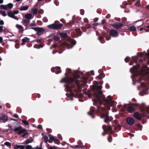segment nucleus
Listing matches in <instances>:
<instances>
[{"label":"nucleus","instance_id":"nucleus-62","mask_svg":"<svg viewBox=\"0 0 149 149\" xmlns=\"http://www.w3.org/2000/svg\"><path fill=\"white\" fill-rule=\"evenodd\" d=\"M59 140L58 139H56L54 138V139L53 140L54 141H58Z\"/></svg>","mask_w":149,"mask_h":149},{"label":"nucleus","instance_id":"nucleus-56","mask_svg":"<svg viewBox=\"0 0 149 149\" xmlns=\"http://www.w3.org/2000/svg\"><path fill=\"white\" fill-rule=\"evenodd\" d=\"M13 116L14 117L16 118H17L18 117V115L15 114H14Z\"/></svg>","mask_w":149,"mask_h":149},{"label":"nucleus","instance_id":"nucleus-20","mask_svg":"<svg viewBox=\"0 0 149 149\" xmlns=\"http://www.w3.org/2000/svg\"><path fill=\"white\" fill-rule=\"evenodd\" d=\"M24 17L26 19H31L33 18V16L31 13H28Z\"/></svg>","mask_w":149,"mask_h":149},{"label":"nucleus","instance_id":"nucleus-18","mask_svg":"<svg viewBox=\"0 0 149 149\" xmlns=\"http://www.w3.org/2000/svg\"><path fill=\"white\" fill-rule=\"evenodd\" d=\"M6 5V10H10L13 7V5L12 3H9Z\"/></svg>","mask_w":149,"mask_h":149},{"label":"nucleus","instance_id":"nucleus-53","mask_svg":"<svg viewBox=\"0 0 149 149\" xmlns=\"http://www.w3.org/2000/svg\"><path fill=\"white\" fill-rule=\"evenodd\" d=\"M4 24V22L3 20H1L0 21V25H3Z\"/></svg>","mask_w":149,"mask_h":149},{"label":"nucleus","instance_id":"nucleus-4","mask_svg":"<svg viewBox=\"0 0 149 149\" xmlns=\"http://www.w3.org/2000/svg\"><path fill=\"white\" fill-rule=\"evenodd\" d=\"M62 26L63 25L61 24H53L49 25L48 27L52 29L57 30L61 29Z\"/></svg>","mask_w":149,"mask_h":149},{"label":"nucleus","instance_id":"nucleus-55","mask_svg":"<svg viewBox=\"0 0 149 149\" xmlns=\"http://www.w3.org/2000/svg\"><path fill=\"white\" fill-rule=\"evenodd\" d=\"M90 73H91V74H89V75H94V72L93 71H91L90 72Z\"/></svg>","mask_w":149,"mask_h":149},{"label":"nucleus","instance_id":"nucleus-47","mask_svg":"<svg viewBox=\"0 0 149 149\" xmlns=\"http://www.w3.org/2000/svg\"><path fill=\"white\" fill-rule=\"evenodd\" d=\"M129 58L128 57H127L125 59V61L126 63L128 62L129 60Z\"/></svg>","mask_w":149,"mask_h":149},{"label":"nucleus","instance_id":"nucleus-59","mask_svg":"<svg viewBox=\"0 0 149 149\" xmlns=\"http://www.w3.org/2000/svg\"><path fill=\"white\" fill-rule=\"evenodd\" d=\"M91 74L90 72H87L86 73V75L87 76H90V75H89V74Z\"/></svg>","mask_w":149,"mask_h":149},{"label":"nucleus","instance_id":"nucleus-61","mask_svg":"<svg viewBox=\"0 0 149 149\" xmlns=\"http://www.w3.org/2000/svg\"><path fill=\"white\" fill-rule=\"evenodd\" d=\"M129 135L132 137H133L134 136V135L133 134H131L130 133H129Z\"/></svg>","mask_w":149,"mask_h":149},{"label":"nucleus","instance_id":"nucleus-2","mask_svg":"<svg viewBox=\"0 0 149 149\" xmlns=\"http://www.w3.org/2000/svg\"><path fill=\"white\" fill-rule=\"evenodd\" d=\"M102 87L100 86H97L96 91L95 92L94 95L96 97V99L93 101V104H94V103H98L100 105H102L103 104H107V109H109L110 108L109 105L113 103V101L111 98H109L108 100L107 99L102 95Z\"/></svg>","mask_w":149,"mask_h":149},{"label":"nucleus","instance_id":"nucleus-35","mask_svg":"<svg viewBox=\"0 0 149 149\" xmlns=\"http://www.w3.org/2000/svg\"><path fill=\"white\" fill-rule=\"evenodd\" d=\"M104 77V74H100L98 76V78L100 79H102L103 77Z\"/></svg>","mask_w":149,"mask_h":149},{"label":"nucleus","instance_id":"nucleus-60","mask_svg":"<svg viewBox=\"0 0 149 149\" xmlns=\"http://www.w3.org/2000/svg\"><path fill=\"white\" fill-rule=\"evenodd\" d=\"M3 41V38L0 36V42H1Z\"/></svg>","mask_w":149,"mask_h":149},{"label":"nucleus","instance_id":"nucleus-10","mask_svg":"<svg viewBox=\"0 0 149 149\" xmlns=\"http://www.w3.org/2000/svg\"><path fill=\"white\" fill-rule=\"evenodd\" d=\"M126 121L127 123L129 125H133L134 123V120L132 118L128 117L127 118Z\"/></svg>","mask_w":149,"mask_h":149},{"label":"nucleus","instance_id":"nucleus-49","mask_svg":"<svg viewBox=\"0 0 149 149\" xmlns=\"http://www.w3.org/2000/svg\"><path fill=\"white\" fill-rule=\"evenodd\" d=\"M49 149H57V148L55 146H50L49 148Z\"/></svg>","mask_w":149,"mask_h":149},{"label":"nucleus","instance_id":"nucleus-24","mask_svg":"<svg viewBox=\"0 0 149 149\" xmlns=\"http://www.w3.org/2000/svg\"><path fill=\"white\" fill-rule=\"evenodd\" d=\"M22 128V127L21 126L19 127H16L14 126L13 127V129H12V130L15 131V132H17L19 130H20V128Z\"/></svg>","mask_w":149,"mask_h":149},{"label":"nucleus","instance_id":"nucleus-5","mask_svg":"<svg viewBox=\"0 0 149 149\" xmlns=\"http://www.w3.org/2000/svg\"><path fill=\"white\" fill-rule=\"evenodd\" d=\"M31 29L37 31V34L38 35L42 34L45 31L44 29L41 27L32 28Z\"/></svg>","mask_w":149,"mask_h":149},{"label":"nucleus","instance_id":"nucleus-54","mask_svg":"<svg viewBox=\"0 0 149 149\" xmlns=\"http://www.w3.org/2000/svg\"><path fill=\"white\" fill-rule=\"evenodd\" d=\"M84 21L86 23H88V21L87 18H84Z\"/></svg>","mask_w":149,"mask_h":149},{"label":"nucleus","instance_id":"nucleus-29","mask_svg":"<svg viewBox=\"0 0 149 149\" xmlns=\"http://www.w3.org/2000/svg\"><path fill=\"white\" fill-rule=\"evenodd\" d=\"M137 60V57H132V61L130 63V65H132V63L133 61L136 62Z\"/></svg>","mask_w":149,"mask_h":149},{"label":"nucleus","instance_id":"nucleus-37","mask_svg":"<svg viewBox=\"0 0 149 149\" xmlns=\"http://www.w3.org/2000/svg\"><path fill=\"white\" fill-rule=\"evenodd\" d=\"M44 141L46 143H47L48 140V138L47 136L46 135H45L44 136Z\"/></svg>","mask_w":149,"mask_h":149},{"label":"nucleus","instance_id":"nucleus-14","mask_svg":"<svg viewBox=\"0 0 149 149\" xmlns=\"http://www.w3.org/2000/svg\"><path fill=\"white\" fill-rule=\"evenodd\" d=\"M102 128L105 131H109L111 130L112 129L110 125L106 126L105 125H103L102 126Z\"/></svg>","mask_w":149,"mask_h":149},{"label":"nucleus","instance_id":"nucleus-16","mask_svg":"<svg viewBox=\"0 0 149 149\" xmlns=\"http://www.w3.org/2000/svg\"><path fill=\"white\" fill-rule=\"evenodd\" d=\"M141 90L143 91V92L146 91L148 90V87L144 83H141Z\"/></svg>","mask_w":149,"mask_h":149},{"label":"nucleus","instance_id":"nucleus-43","mask_svg":"<svg viewBox=\"0 0 149 149\" xmlns=\"http://www.w3.org/2000/svg\"><path fill=\"white\" fill-rule=\"evenodd\" d=\"M0 7L1 8L4 9L6 10V5H1L0 6Z\"/></svg>","mask_w":149,"mask_h":149},{"label":"nucleus","instance_id":"nucleus-52","mask_svg":"<svg viewBox=\"0 0 149 149\" xmlns=\"http://www.w3.org/2000/svg\"><path fill=\"white\" fill-rule=\"evenodd\" d=\"M38 128L39 129H41L42 128V126L41 125H39L38 126Z\"/></svg>","mask_w":149,"mask_h":149},{"label":"nucleus","instance_id":"nucleus-26","mask_svg":"<svg viewBox=\"0 0 149 149\" xmlns=\"http://www.w3.org/2000/svg\"><path fill=\"white\" fill-rule=\"evenodd\" d=\"M29 8V6H23L21 7L20 10H27Z\"/></svg>","mask_w":149,"mask_h":149},{"label":"nucleus","instance_id":"nucleus-39","mask_svg":"<svg viewBox=\"0 0 149 149\" xmlns=\"http://www.w3.org/2000/svg\"><path fill=\"white\" fill-rule=\"evenodd\" d=\"M4 145L7 146H10L11 143L8 142L6 141L4 143Z\"/></svg>","mask_w":149,"mask_h":149},{"label":"nucleus","instance_id":"nucleus-27","mask_svg":"<svg viewBox=\"0 0 149 149\" xmlns=\"http://www.w3.org/2000/svg\"><path fill=\"white\" fill-rule=\"evenodd\" d=\"M93 111L94 109H92L91 111L88 112V114L89 116H91L92 118H93L95 117V116L93 115Z\"/></svg>","mask_w":149,"mask_h":149},{"label":"nucleus","instance_id":"nucleus-23","mask_svg":"<svg viewBox=\"0 0 149 149\" xmlns=\"http://www.w3.org/2000/svg\"><path fill=\"white\" fill-rule=\"evenodd\" d=\"M127 110L129 112L131 113L134 111L135 109L133 107L129 106L128 107Z\"/></svg>","mask_w":149,"mask_h":149},{"label":"nucleus","instance_id":"nucleus-12","mask_svg":"<svg viewBox=\"0 0 149 149\" xmlns=\"http://www.w3.org/2000/svg\"><path fill=\"white\" fill-rule=\"evenodd\" d=\"M7 15L9 17H11L17 20H18V19L17 17L14 15V13L12 11L8 12L7 13Z\"/></svg>","mask_w":149,"mask_h":149},{"label":"nucleus","instance_id":"nucleus-50","mask_svg":"<svg viewBox=\"0 0 149 149\" xmlns=\"http://www.w3.org/2000/svg\"><path fill=\"white\" fill-rule=\"evenodd\" d=\"M27 134H28V132H24V134L22 135V137H24V136H26V135H27Z\"/></svg>","mask_w":149,"mask_h":149},{"label":"nucleus","instance_id":"nucleus-38","mask_svg":"<svg viewBox=\"0 0 149 149\" xmlns=\"http://www.w3.org/2000/svg\"><path fill=\"white\" fill-rule=\"evenodd\" d=\"M16 27L18 29H23V27L22 25H19L18 24L16 25Z\"/></svg>","mask_w":149,"mask_h":149},{"label":"nucleus","instance_id":"nucleus-9","mask_svg":"<svg viewBox=\"0 0 149 149\" xmlns=\"http://www.w3.org/2000/svg\"><path fill=\"white\" fill-rule=\"evenodd\" d=\"M113 27L116 29H119L122 27L123 26V24L120 22H115L113 25Z\"/></svg>","mask_w":149,"mask_h":149},{"label":"nucleus","instance_id":"nucleus-19","mask_svg":"<svg viewBox=\"0 0 149 149\" xmlns=\"http://www.w3.org/2000/svg\"><path fill=\"white\" fill-rule=\"evenodd\" d=\"M140 66L139 65H134L133 66V70L132 71L131 69H130V71L134 73L139 68Z\"/></svg>","mask_w":149,"mask_h":149},{"label":"nucleus","instance_id":"nucleus-13","mask_svg":"<svg viewBox=\"0 0 149 149\" xmlns=\"http://www.w3.org/2000/svg\"><path fill=\"white\" fill-rule=\"evenodd\" d=\"M148 52L147 53H146L145 52V53H144V52H138L137 53V54L138 55L140 56L141 57H143L144 56H146L148 57H149V50H147Z\"/></svg>","mask_w":149,"mask_h":149},{"label":"nucleus","instance_id":"nucleus-7","mask_svg":"<svg viewBox=\"0 0 149 149\" xmlns=\"http://www.w3.org/2000/svg\"><path fill=\"white\" fill-rule=\"evenodd\" d=\"M0 120L4 123H5L8 121V116L3 113L0 114Z\"/></svg>","mask_w":149,"mask_h":149},{"label":"nucleus","instance_id":"nucleus-44","mask_svg":"<svg viewBox=\"0 0 149 149\" xmlns=\"http://www.w3.org/2000/svg\"><path fill=\"white\" fill-rule=\"evenodd\" d=\"M32 142V141H31V140H30L29 139H27V140H26V144H28V143H31Z\"/></svg>","mask_w":149,"mask_h":149},{"label":"nucleus","instance_id":"nucleus-22","mask_svg":"<svg viewBox=\"0 0 149 149\" xmlns=\"http://www.w3.org/2000/svg\"><path fill=\"white\" fill-rule=\"evenodd\" d=\"M22 40L23 42V43L22 44V45H24V43L25 42H29L30 39L27 37H25Z\"/></svg>","mask_w":149,"mask_h":149},{"label":"nucleus","instance_id":"nucleus-46","mask_svg":"<svg viewBox=\"0 0 149 149\" xmlns=\"http://www.w3.org/2000/svg\"><path fill=\"white\" fill-rule=\"evenodd\" d=\"M108 140L109 142H111L112 141V137L111 136L109 137L108 138Z\"/></svg>","mask_w":149,"mask_h":149},{"label":"nucleus","instance_id":"nucleus-45","mask_svg":"<svg viewBox=\"0 0 149 149\" xmlns=\"http://www.w3.org/2000/svg\"><path fill=\"white\" fill-rule=\"evenodd\" d=\"M32 148L31 146L27 145L26 148V149H32Z\"/></svg>","mask_w":149,"mask_h":149},{"label":"nucleus","instance_id":"nucleus-63","mask_svg":"<svg viewBox=\"0 0 149 149\" xmlns=\"http://www.w3.org/2000/svg\"><path fill=\"white\" fill-rule=\"evenodd\" d=\"M140 0H137L136 1V3L137 4H139L140 3Z\"/></svg>","mask_w":149,"mask_h":149},{"label":"nucleus","instance_id":"nucleus-33","mask_svg":"<svg viewBox=\"0 0 149 149\" xmlns=\"http://www.w3.org/2000/svg\"><path fill=\"white\" fill-rule=\"evenodd\" d=\"M71 147L73 148H81L82 146L78 145H74L71 146Z\"/></svg>","mask_w":149,"mask_h":149},{"label":"nucleus","instance_id":"nucleus-8","mask_svg":"<svg viewBox=\"0 0 149 149\" xmlns=\"http://www.w3.org/2000/svg\"><path fill=\"white\" fill-rule=\"evenodd\" d=\"M102 112L103 113L102 114L101 118H104V122L105 123H107L109 119L108 114L107 113H104V111H103Z\"/></svg>","mask_w":149,"mask_h":149},{"label":"nucleus","instance_id":"nucleus-36","mask_svg":"<svg viewBox=\"0 0 149 149\" xmlns=\"http://www.w3.org/2000/svg\"><path fill=\"white\" fill-rule=\"evenodd\" d=\"M129 29L131 31H135L136 30V28L134 26H132L130 27Z\"/></svg>","mask_w":149,"mask_h":149},{"label":"nucleus","instance_id":"nucleus-28","mask_svg":"<svg viewBox=\"0 0 149 149\" xmlns=\"http://www.w3.org/2000/svg\"><path fill=\"white\" fill-rule=\"evenodd\" d=\"M25 131V130L24 129H22V128H20L18 132V134H20L24 132Z\"/></svg>","mask_w":149,"mask_h":149},{"label":"nucleus","instance_id":"nucleus-11","mask_svg":"<svg viewBox=\"0 0 149 149\" xmlns=\"http://www.w3.org/2000/svg\"><path fill=\"white\" fill-rule=\"evenodd\" d=\"M110 34L113 37H116L118 35V32L116 30H111L110 31Z\"/></svg>","mask_w":149,"mask_h":149},{"label":"nucleus","instance_id":"nucleus-1","mask_svg":"<svg viewBox=\"0 0 149 149\" xmlns=\"http://www.w3.org/2000/svg\"><path fill=\"white\" fill-rule=\"evenodd\" d=\"M66 77L62 79L60 81L61 83L64 82L65 83L70 84L71 83L75 82V83L77 85L78 87V88L77 90L75 91V93H73L72 91L70 90V89L74 87V86H72L71 87L69 84H66L64 86V87L68 89L69 91L66 94V95L68 97V95L70 94L71 96L75 97L81 98L83 96L82 94H80V91L81 90V88L79 87V81L76 80L74 77L68 78L66 77V73H65Z\"/></svg>","mask_w":149,"mask_h":149},{"label":"nucleus","instance_id":"nucleus-15","mask_svg":"<svg viewBox=\"0 0 149 149\" xmlns=\"http://www.w3.org/2000/svg\"><path fill=\"white\" fill-rule=\"evenodd\" d=\"M139 75L141 77H145L144 76H146V77L148 76V74L147 72L145 71L142 70L141 72L139 73Z\"/></svg>","mask_w":149,"mask_h":149},{"label":"nucleus","instance_id":"nucleus-57","mask_svg":"<svg viewBox=\"0 0 149 149\" xmlns=\"http://www.w3.org/2000/svg\"><path fill=\"white\" fill-rule=\"evenodd\" d=\"M30 25L31 26H36V25L35 24H30Z\"/></svg>","mask_w":149,"mask_h":149},{"label":"nucleus","instance_id":"nucleus-48","mask_svg":"<svg viewBox=\"0 0 149 149\" xmlns=\"http://www.w3.org/2000/svg\"><path fill=\"white\" fill-rule=\"evenodd\" d=\"M3 31V26H0V34L2 33Z\"/></svg>","mask_w":149,"mask_h":149},{"label":"nucleus","instance_id":"nucleus-34","mask_svg":"<svg viewBox=\"0 0 149 149\" xmlns=\"http://www.w3.org/2000/svg\"><path fill=\"white\" fill-rule=\"evenodd\" d=\"M22 122L24 124L26 125H28L29 124V122L26 120H22Z\"/></svg>","mask_w":149,"mask_h":149},{"label":"nucleus","instance_id":"nucleus-58","mask_svg":"<svg viewBox=\"0 0 149 149\" xmlns=\"http://www.w3.org/2000/svg\"><path fill=\"white\" fill-rule=\"evenodd\" d=\"M34 149H42V148L37 146L36 147L33 148Z\"/></svg>","mask_w":149,"mask_h":149},{"label":"nucleus","instance_id":"nucleus-64","mask_svg":"<svg viewBox=\"0 0 149 149\" xmlns=\"http://www.w3.org/2000/svg\"><path fill=\"white\" fill-rule=\"evenodd\" d=\"M71 71V70L70 69H67L66 70L67 71L70 72Z\"/></svg>","mask_w":149,"mask_h":149},{"label":"nucleus","instance_id":"nucleus-25","mask_svg":"<svg viewBox=\"0 0 149 149\" xmlns=\"http://www.w3.org/2000/svg\"><path fill=\"white\" fill-rule=\"evenodd\" d=\"M14 149H25V146H24L17 145L15 147Z\"/></svg>","mask_w":149,"mask_h":149},{"label":"nucleus","instance_id":"nucleus-30","mask_svg":"<svg viewBox=\"0 0 149 149\" xmlns=\"http://www.w3.org/2000/svg\"><path fill=\"white\" fill-rule=\"evenodd\" d=\"M31 10L33 14L34 15L36 14L38 11V10L37 8L32 9Z\"/></svg>","mask_w":149,"mask_h":149},{"label":"nucleus","instance_id":"nucleus-42","mask_svg":"<svg viewBox=\"0 0 149 149\" xmlns=\"http://www.w3.org/2000/svg\"><path fill=\"white\" fill-rule=\"evenodd\" d=\"M49 136L50 139L52 140L53 141V140L54 139V137L53 136H52V135L50 134L49 135Z\"/></svg>","mask_w":149,"mask_h":149},{"label":"nucleus","instance_id":"nucleus-17","mask_svg":"<svg viewBox=\"0 0 149 149\" xmlns=\"http://www.w3.org/2000/svg\"><path fill=\"white\" fill-rule=\"evenodd\" d=\"M134 116L135 118L139 120H141L142 117L141 115L137 112H135L134 113Z\"/></svg>","mask_w":149,"mask_h":149},{"label":"nucleus","instance_id":"nucleus-32","mask_svg":"<svg viewBox=\"0 0 149 149\" xmlns=\"http://www.w3.org/2000/svg\"><path fill=\"white\" fill-rule=\"evenodd\" d=\"M57 69L58 70H56V74H58L61 72V71L60 69V67H58L57 68Z\"/></svg>","mask_w":149,"mask_h":149},{"label":"nucleus","instance_id":"nucleus-51","mask_svg":"<svg viewBox=\"0 0 149 149\" xmlns=\"http://www.w3.org/2000/svg\"><path fill=\"white\" fill-rule=\"evenodd\" d=\"M13 13H14V15L15 14H17L18 13H19V11L17 10H15V11H14L13 12Z\"/></svg>","mask_w":149,"mask_h":149},{"label":"nucleus","instance_id":"nucleus-6","mask_svg":"<svg viewBox=\"0 0 149 149\" xmlns=\"http://www.w3.org/2000/svg\"><path fill=\"white\" fill-rule=\"evenodd\" d=\"M141 107V111L142 112L143 116H146L147 114L149 113V106L146 107L145 108V106Z\"/></svg>","mask_w":149,"mask_h":149},{"label":"nucleus","instance_id":"nucleus-31","mask_svg":"<svg viewBox=\"0 0 149 149\" xmlns=\"http://www.w3.org/2000/svg\"><path fill=\"white\" fill-rule=\"evenodd\" d=\"M61 37L63 38H65L67 37V34L66 33H62L60 34Z\"/></svg>","mask_w":149,"mask_h":149},{"label":"nucleus","instance_id":"nucleus-40","mask_svg":"<svg viewBox=\"0 0 149 149\" xmlns=\"http://www.w3.org/2000/svg\"><path fill=\"white\" fill-rule=\"evenodd\" d=\"M1 13L4 17H5L7 15L6 13L4 11H1Z\"/></svg>","mask_w":149,"mask_h":149},{"label":"nucleus","instance_id":"nucleus-3","mask_svg":"<svg viewBox=\"0 0 149 149\" xmlns=\"http://www.w3.org/2000/svg\"><path fill=\"white\" fill-rule=\"evenodd\" d=\"M75 44V41L70 38H68L67 42H64L63 43V45L66 46L68 49L72 48Z\"/></svg>","mask_w":149,"mask_h":149},{"label":"nucleus","instance_id":"nucleus-41","mask_svg":"<svg viewBox=\"0 0 149 149\" xmlns=\"http://www.w3.org/2000/svg\"><path fill=\"white\" fill-rule=\"evenodd\" d=\"M54 40L56 41H58L60 39L59 37L57 36H55L54 37Z\"/></svg>","mask_w":149,"mask_h":149},{"label":"nucleus","instance_id":"nucleus-21","mask_svg":"<svg viewBox=\"0 0 149 149\" xmlns=\"http://www.w3.org/2000/svg\"><path fill=\"white\" fill-rule=\"evenodd\" d=\"M22 23L24 26H26L30 23V21L26 19H24L22 21Z\"/></svg>","mask_w":149,"mask_h":149}]
</instances>
